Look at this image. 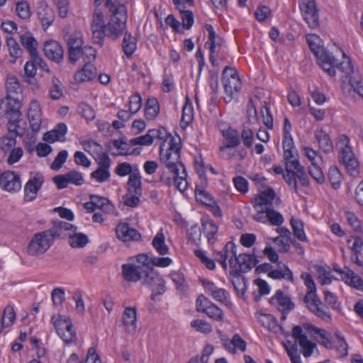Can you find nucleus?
<instances>
[{"instance_id": "052dcab7", "label": "nucleus", "mask_w": 363, "mask_h": 363, "mask_svg": "<svg viewBox=\"0 0 363 363\" xmlns=\"http://www.w3.org/2000/svg\"><path fill=\"white\" fill-rule=\"evenodd\" d=\"M233 345L234 347L232 350L233 353L236 352V348L241 350L242 352H245L246 350V342L241 337L239 334H235L232 338V340L230 344H225V347L228 345Z\"/></svg>"}, {"instance_id": "bb28decb", "label": "nucleus", "mask_w": 363, "mask_h": 363, "mask_svg": "<svg viewBox=\"0 0 363 363\" xmlns=\"http://www.w3.org/2000/svg\"><path fill=\"white\" fill-rule=\"evenodd\" d=\"M37 16L43 27L46 28L52 25L55 20V13L48 5H40L37 9Z\"/></svg>"}, {"instance_id": "ea45409f", "label": "nucleus", "mask_w": 363, "mask_h": 363, "mask_svg": "<svg viewBox=\"0 0 363 363\" xmlns=\"http://www.w3.org/2000/svg\"><path fill=\"white\" fill-rule=\"evenodd\" d=\"M294 236L301 242H308V238L306 236L303 230V223L301 220H296L292 217L290 220Z\"/></svg>"}, {"instance_id": "69168bd1", "label": "nucleus", "mask_w": 363, "mask_h": 363, "mask_svg": "<svg viewBox=\"0 0 363 363\" xmlns=\"http://www.w3.org/2000/svg\"><path fill=\"white\" fill-rule=\"evenodd\" d=\"M191 325L195 328L198 331L208 334L212 331L211 325L206 321L201 320H194L191 322Z\"/></svg>"}, {"instance_id": "603ef678", "label": "nucleus", "mask_w": 363, "mask_h": 363, "mask_svg": "<svg viewBox=\"0 0 363 363\" xmlns=\"http://www.w3.org/2000/svg\"><path fill=\"white\" fill-rule=\"evenodd\" d=\"M265 213H267L268 222L272 225L279 227L284 221L283 216L275 211L273 207L265 211Z\"/></svg>"}, {"instance_id": "5701e85b", "label": "nucleus", "mask_w": 363, "mask_h": 363, "mask_svg": "<svg viewBox=\"0 0 363 363\" xmlns=\"http://www.w3.org/2000/svg\"><path fill=\"white\" fill-rule=\"evenodd\" d=\"M313 296L312 301L308 305V309L322 320L330 322L331 320V315L328 308L320 307L322 304V301L318 297L316 292L313 294Z\"/></svg>"}, {"instance_id": "f704fd0d", "label": "nucleus", "mask_w": 363, "mask_h": 363, "mask_svg": "<svg viewBox=\"0 0 363 363\" xmlns=\"http://www.w3.org/2000/svg\"><path fill=\"white\" fill-rule=\"evenodd\" d=\"M90 200H92L96 208L101 210L105 213H111L114 211V206L105 197L91 195Z\"/></svg>"}, {"instance_id": "13d9d810", "label": "nucleus", "mask_w": 363, "mask_h": 363, "mask_svg": "<svg viewBox=\"0 0 363 363\" xmlns=\"http://www.w3.org/2000/svg\"><path fill=\"white\" fill-rule=\"evenodd\" d=\"M343 57L347 58L346 62L337 63V60L336 59V62L334 65V68L336 67L339 70L342 71L345 74L350 75L354 72L353 65L352 64L350 58L346 57L345 54L343 52Z\"/></svg>"}, {"instance_id": "09e8293b", "label": "nucleus", "mask_w": 363, "mask_h": 363, "mask_svg": "<svg viewBox=\"0 0 363 363\" xmlns=\"http://www.w3.org/2000/svg\"><path fill=\"white\" fill-rule=\"evenodd\" d=\"M22 45L28 50L29 54L35 53L37 50L38 43L36 40L30 35H21Z\"/></svg>"}, {"instance_id": "58836bf2", "label": "nucleus", "mask_w": 363, "mask_h": 363, "mask_svg": "<svg viewBox=\"0 0 363 363\" xmlns=\"http://www.w3.org/2000/svg\"><path fill=\"white\" fill-rule=\"evenodd\" d=\"M152 245L157 252L161 255H167L169 252V247L165 244V238L162 232H159L152 240Z\"/></svg>"}, {"instance_id": "cd10ccee", "label": "nucleus", "mask_w": 363, "mask_h": 363, "mask_svg": "<svg viewBox=\"0 0 363 363\" xmlns=\"http://www.w3.org/2000/svg\"><path fill=\"white\" fill-rule=\"evenodd\" d=\"M122 272L124 279L128 281L136 282L143 277L142 269L138 266L131 264H123Z\"/></svg>"}, {"instance_id": "4468645a", "label": "nucleus", "mask_w": 363, "mask_h": 363, "mask_svg": "<svg viewBox=\"0 0 363 363\" xmlns=\"http://www.w3.org/2000/svg\"><path fill=\"white\" fill-rule=\"evenodd\" d=\"M0 186L9 192L19 191L21 188L19 175L11 171L4 172L0 176Z\"/></svg>"}, {"instance_id": "a19ab883", "label": "nucleus", "mask_w": 363, "mask_h": 363, "mask_svg": "<svg viewBox=\"0 0 363 363\" xmlns=\"http://www.w3.org/2000/svg\"><path fill=\"white\" fill-rule=\"evenodd\" d=\"M304 327L306 330H312L315 334L319 335L322 339V341L319 342L321 345H323L325 348L329 350L334 349V343L330 338L325 336V331L324 330L318 328L310 324H308Z\"/></svg>"}, {"instance_id": "9b49d317", "label": "nucleus", "mask_w": 363, "mask_h": 363, "mask_svg": "<svg viewBox=\"0 0 363 363\" xmlns=\"http://www.w3.org/2000/svg\"><path fill=\"white\" fill-rule=\"evenodd\" d=\"M274 199L280 201L279 199L276 197L274 190L272 188H267L255 199L253 207L257 211L265 212L273 207L272 202Z\"/></svg>"}, {"instance_id": "c9c22d12", "label": "nucleus", "mask_w": 363, "mask_h": 363, "mask_svg": "<svg viewBox=\"0 0 363 363\" xmlns=\"http://www.w3.org/2000/svg\"><path fill=\"white\" fill-rule=\"evenodd\" d=\"M334 336L337 340L336 344L334 345V348L338 353L339 357L342 358L347 357L348 355V344L345 337L338 330L334 332Z\"/></svg>"}, {"instance_id": "c85d7f7f", "label": "nucleus", "mask_w": 363, "mask_h": 363, "mask_svg": "<svg viewBox=\"0 0 363 363\" xmlns=\"http://www.w3.org/2000/svg\"><path fill=\"white\" fill-rule=\"evenodd\" d=\"M230 276L232 277L231 282L234 290L237 294L245 299L244 295L247 289L246 279L241 275L237 270L230 272Z\"/></svg>"}, {"instance_id": "864d4df0", "label": "nucleus", "mask_w": 363, "mask_h": 363, "mask_svg": "<svg viewBox=\"0 0 363 363\" xmlns=\"http://www.w3.org/2000/svg\"><path fill=\"white\" fill-rule=\"evenodd\" d=\"M123 322L126 326L136 324V309L135 308L127 307L125 308L123 313Z\"/></svg>"}, {"instance_id": "f3484780", "label": "nucleus", "mask_w": 363, "mask_h": 363, "mask_svg": "<svg viewBox=\"0 0 363 363\" xmlns=\"http://www.w3.org/2000/svg\"><path fill=\"white\" fill-rule=\"evenodd\" d=\"M117 238L123 241H137L141 238L140 233L135 228H130L127 223H121L116 228Z\"/></svg>"}, {"instance_id": "9d476101", "label": "nucleus", "mask_w": 363, "mask_h": 363, "mask_svg": "<svg viewBox=\"0 0 363 363\" xmlns=\"http://www.w3.org/2000/svg\"><path fill=\"white\" fill-rule=\"evenodd\" d=\"M23 123L16 124L15 130L8 128V133L0 138V150L1 152H8L10 149L16 145V136H22L25 132V127ZM15 125L12 126L13 128Z\"/></svg>"}, {"instance_id": "a211bd4d", "label": "nucleus", "mask_w": 363, "mask_h": 363, "mask_svg": "<svg viewBox=\"0 0 363 363\" xmlns=\"http://www.w3.org/2000/svg\"><path fill=\"white\" fill-rule=\"evenodd\" d=\"M222 135L224 138L223 145L220 147V152H225L227 150L234 148L240 144L239 133L237 130L228 128L222 130Z\"/></svg>"}, {"instance_id": "0eeeda50", "label": "nucleus", "mask_w": 363, "mask_h": 363, "mask_svg": "<svg viewBox=\"0 0 363 363\" xmlns=\"http://www.w3.org/2000/svg\"><path fill=\"white\" fill-rule=\"evenodd\" d=\"M48 233L44 230L34 234L27 247L29 255L39 256L47 252L53 243Z\"/></svg>"}, {"instance_id": "4c0bfd02", "label": "nucleus", "mask_w": 363, "mask_h": 363, "mask_svg": "<svg viewBox=\"0 0 363 363\" xmlns=\"http://www.w3.org/2000/svg\"><path fill=\"white\" fill-rule=\"evenodd\" d=\"M143 272V284H147L150 287H153L157 281L162 277L153 269V267H147Z\"/></svg>"}, {"instance_id": "f03ea898", "label": "nucleus", "mask_w": 363, "mask_h": 363, "mask_svg": "<svg viewBox=\"0 0 363 363\" xmlns=\"http://www.w3.org/2000/svg\"><path fill=\"white\" fill-rule=\"evenodd\" d=\"M118 15L116 13H111L109 21L106 24L105 28H91L93 40L96 44L102 46L105 36L113 40L122 35L126 28L128 16Z\"/></svg>"}, {"instance_id": "37998d69", "label": "nucleus", "mask_w": 363, "mask_h": 363, "mask_svg": "<svg viewBox=\"0 0 363 363\" xmlns=\"http://www.w3.org/2000/svg\"><path fill=\"white\" fill-rule=\"evenodd\" d=\"M69 245L72 247L75 248L84 247L89 242L88 237L85 234L77 233L76 231L71 233L70 236H69Z\"/></svg>"}, {"instance_id": "1a4fd4ad", "label": "nucleus", "mask_w": 363, "mask_h": 363, "mask_svg": "<svg viewBox=\"0 0 363 363\" xmlns=\"http://www.w3.org/2000/svg\"><path fill=\"white\" fill-rule=\"evenodd\" d=\"M76 230L77 227L68 222L55 220L52 222V226L45 231L50 233H48L50 238L54 242L56 238H69L71 233H74Z\"/></svg>"}, {"instance_id": "0e129e2a", "label": "nucleus", "mask_w": 363, "mask_h": 363, "mask_svg": "<svg viewBox=\"0 0 363 363\" xmlns=\"http://www.w3.org/2000/svg\"><path fill=\"white\" fill-rule=\"evenodd\" d=\"M142 99L139 94H134L130 97L129 111L130 113H136L141 108Z\"/></svg>"}, {"instance_id": "a878e982", "label": "nucleus", "mask_w": 363, "mask_h": 363, "mask_svg": "<svg viewBox=\"0 0 363 363\" xmlns=\"http://www.w3.org/2000/svg\"><path fill=\"white\" fill-rule=\"evenodd\" d=\"M6 97L10 99H19L22 89L18 78L14 75H8L6 81Z\"/></svg>"}, {"instance_id": "b1692460", "label": "nucleus", "mask_w": 363, "mask_h": 363, "mask_svg": "<svg viewBox=\"0 0 363 363\" xmlns=\"http://www.w3.org/2000/svg\"><path fill=\"white\" fill-rule=\"evenodd\" d=\"M96 69L92 62H86L83 67L75 74V79L79 82L91 81L96 77Z\"/></svg>"}, {"instance_id": "7c9ffc66", "label": "nucleus", "mask_w": 363, "mask_h": 363, "mask_svg": "<svg viewBox=\"0 0 363 363\" xmlns=\"http://www.w3.org/2000/svg\"><path fill=\"white\" fill-rule=\"evenodd\" d=\"M128 193L135 194L138 196L142 195L141 177L138 172H134L129 176L127 182Z\"/></svg>"}, {"instance_id": "393cba45", "label": "nucleus", "mask_w": 363, "mask_h": 363, "mask_svg": "<svg viewBox=\"0 0 363 363\" xmlns=\"http://www.w3.org/2000/svg\"><path fill=\"white\" fill-rule=\"evenodd\" d=\"M67 131V125L64 123H60L57 124L53 130L45 133L43 136V140L48 143L64 141Z\"/></svg>"}, {"instance_id": "2f4dec72", "label": "nucleus", "mask_w": 363, "mask_h": 363, "mask_svg": "<svg viewBox=\"0 0 363 363\" xmlns=\"http://www.w3.org/2000/svg\"><path fill=\"white\" fill-rule=\"evenodd\" d=\"M51 323L53 324L57 334L60 332L69 330L70 328H73L71 319L66 317L62 318V316L60 314L53 315L51 318Z\"/></svg>"}, {"instance_id": "e433bc0d", "label": "nucleus", "mask_w": 363, "mask_h": 363, "mask_svg": "<svg viewBox=\"0 0 363 363\" xmlns=\"http://www.w3.org/2000/svg\"><path fill=\"white\" fill-rule=\"evenodd\" d=\"M160 112V105L156 98H150L145 103V115L147 119H155Z\"/></svg>"}, {"instance_id": "f8f14e48", "label": "nucleus", "mask_w": 363, "mask_h": 363, "mask_svg": "<svg viewBox=\"0 0 363 363\" xmlns=\"http://www.w3.org/2000/svg\"><path fill=\"white\" fill-rule=\"evenodd\" d=\"M44 182V177L40 173H36L35 175L30 178L24 186V201L30 202L34 201L38 191L40 189Z\"/></svg>"}, {"instance_id": "de8ad7c7", "label": "nucleus", "mask_w": 363, "mask_h": 363, "mask_svg": "<svg viewBox=\"0 0 363 363\" xmlns=\"http://www.w3.org/2000/svg\"><path fill=\"white\" fill-rule=\"evenodd\" d=\"M4 155H7L6 162L9 164L12 165L18 162L23 155V149L21 147H13L8 152H4Z\"/></svg>"}, {"instance_id": "e2e57ef3", "label": "nucleus", "mask_w": 363, "mask_h": 363, "mask_svg": "<svg viewBox=\"0 0 363 363\" xmlns=\"http://www.w3.org/2000/svg\"><path fill=\"white\" fill-rule=\"evenodd\" d=\"M68 152L65 150H61L51 164V169L56 171L59 170L62 167V164L66 162Z\"/></svg>"}, {"instance_id": "680f3d73", "label": "nucleus", "mask_w": 363, "mask_h": 363, "mask_svg": "<svg viewBox=\"0 0 363 363\" xmlns=\"http://www.w3.org/2000/svg\"><path fill=\"white\" fill-rule=\"evenodd\" d=\"M77 111L86 120H92L95 117L94 109L87 104L82 103L79 105Z\"/></svg>"}, {"instance_id": "774afa93", "label": "nucleus", "mask_w": 363, "mask_h": 363, "mask_svg": "<svg viewBox=\"0 0 363 363\" xmlns=\"http://www.w3.org/2000/svg\"><path fill=\"white\" fill-rule=\"evenodd\" d=\"M53 305H62L65 300V290L62 288H55L51 293Z\"/></svg>"}, {"instance_id": "8fccbe9b", "label": "nucleus", "mask_w": 363, "mask_h": 363, "mask_svg": "<svg viewBox=\"0 0 363 363\" xmlns=\"http://www.w3.org/2000/svg\"><path fill=\"white\" fill-rule=\"evenodd\" d=\"M328 177L333 189H337L340 187L342 181V175L336 167H330Z\"/></svg>"}, {"instance_id": "ddd939ff", "label": "nucleus", "mask_w": 363, "mask_h": 363, "mask_svg": "<svg viewBox=\"0 0 363 363\" xmlns=\"http://www.w3.org/2000/svg\"><path fill=\"white\" fill-rule=\"evenodd\" d=\"M96 50L91 46L85 45L83 48L68 50V60L74 65L77 61L82 57L84 62H93L96 60Z\"/></svg>"}, {"instance_id": "bf43d9fd", "label": "nucleus", "mask_w": 363, "mask_h": 363, "mask_svg": "<svg viewBox=\"0 0 363 363\" xmlns=\"http://www.w3.org/2000/svg\"><path fill=\"white\" fill-rule=\"evenodd\" d=\"M309 174L311 176V177L315 180L318 184H323L325 182V177L324 174L320 168L317 165L316 163H313V165H311L309 167Z\"/></svg>"}, {"instance_id": "5fc2aeb1", "label": "nucleus", "mask_w": 363, "mask_h": 363, "mask_svg": "<svg viewBox=\"0 0 363 363\" xmlns=\"http://www.w3.org/2000/svg\"><path fill=\"white\" fill-rule=\"evenodd\" d=\"M67 45L68 50L83 48V40L79 34L73 33L67 36Z\"/></svg>"}, {"instance_id": "49530a36", "label": "nucleus", "mask_w": 363, "mask_h": 363, "mask_svg": "<svg viewBox=\"0 0 363 363\" xmlns=\"http://www.w3.org/2000/svg\"><path fill=\"white\" fill-rule=\"evenodd\" d=\"M105 6L110 13H116L118 15H122L121 13H123L124 16H128L125 6L118 0H106Z\"/></svg>"}, {"instance_id": "dca6fc26", "label": "nucleus", "mask_w": 363, "mask_h": 363, "mask_svg": "<svg viewBox=\"0 0 363 363\" xmlns=\"http://www.w3.org/2000/svg\"><path fill=\"white\" fill-rule=\"evenodd\" d=\"M269 303L273 306H278L280 312L292 311L295 305L291 298L286 295L281 290H277L275 294L269 299Z\"/></svg>"}, {"instance_id": "c03bdc74", "label": "nucleus", "mask_w": 363, "mask_h": 363, "mask_svg": "<svg viewBox=\"0 0 363 363\" xmlns=\"http://www.w3.org/2000/svg\"><path fill=\"white\" fill-rule=\"evenodd\" d=\"M195 196L196 201L206 206H213L216 204L213 197L206 190L200 189L198 186L195 189Z\"/></svg>"}, {"instance_id": "f257e3e1", "label": "nucleus", "mask_w": 363, "mask_h": 363, "mask_svg": "<svg viewBox=\"0 0 363 363\" xmlns=\"http://www.w3.org/2000/svg\"><path fill=\"white\" fill-rule=\"evenodd\" d=\"M291 130V124L289 118L286 117L284 121V139L282 142L284 159L287 164V173L284 174V180L294 192L298 194L297 179H298L301 185L305 187L309 186L310 181L304 167L296 157L297 150L294 146Z\"/></svg>"}, {"instance_id": "4be33fe9", "label": "nucleus", "mask_w": 363, "mask_h": 363, "mask_svg": "<svg viewBox=\"0 0 363 363\" xmlns=\"http://www.w3.org/2000/svg\"><path fill=\"white\" fill-rule=\"evenodd\" d=\"M28 118L30 128L33 132H38L41 126V112L37 101H32L28 112Z\"/></svg>"}, {"instance_id": "c756f323", "label": "nucleus", "mask_w": 363, "mask_h": 363, "mask_svg": "<svg viewBox=\"0 0 363 363\" xmlns=\"http://www.w3.org/2000/svg\"><path fill=\"white\" fill-rule=\"evenodd\" d=\"M218 225L211 219H201V228H199L200 233L202 231L208 239L209 243L215 242V235L218 232Z\"/></svg>"}, {"instance_id": "412c9836", "label": "nucleus", "mask_w": 363, "mask_h": 363, "mask_svg": "<svg viewBox=\"0 0 363 363\" xmlns=\"http://www.w3.org/2000/svg\"><path fill=\"white\" fill-rule=\"evenodd\" d=\"M255 251V249H253L252 255L243 253L235 257V261L239 265V271L240 273H247L258 263L259 261L257 259Z\"/></svg>"}, {"instance_id": "72a5a7b5", "label": "nucleus", "mask_w": 363, "mask_h": 363, "mask_svg": "<svg viewBox=\"0 0 363 363\" xmlns=\"http://www.w3.org/2000/svg\"><path fill=\"white\" fill-rule=\"evenodd\" d=\"M278 269L272 270L268 276L274 279H285L291 281H294L293 273L284 264L278 263Z\"/></svg>"}, {"instance_id": "6e6d98bb", "label": "nucleus", "mask_w": 363, "mask_h": 363, "mask_svg": "<svg viewBox=\"0 0 363 363\" xmlns=\"http://www.w3.org/2000/svg\"><path fill=\"white\" fill-rule=\"evenodd\" d=\"M16 10L18 16L23 19H28L30 17V6L26 1L18 2L16 4Z\"/></svg>"}, {"instance_id": "aec40b11", "label": "nucleus", "mask_w": 363, "mask_h": 363, "mask_svg": "<svg viewBox=\"0 0 363 363\" xmlns=\"http://www.w3.org/2000/svg\"><path fill=\"white\" fill-rule=\"evenodd\" d=\"M187 174L186 168H183L181 172H179L178 177H176L175 174H173V177L170 178L166 177L164 173L160 175V182L166 185L171 186L174 184L177 186V189L180 191H184L187 188V182L186 180Z\"/></svg>"}, {"instance_id": "473e14b6", "label": "nucleus", "mask_w": 363, "mask_h": 363, "mask_svg": "<svg viewBox=\"0 0 363 363\" xmlns=\"http://www.w3.org/2000/svg\"><path fill=\"white\" fill-rule=\"evenodd\" d=\"M315 138L317 140L319 147L325 152H330L333 150V145L329 135L323 130H318L315 132Z\"/></svg>"}, {"instance_id": "a18cd8bd", "label": "nucleus", "mask_w": 363, "mask_h": 363, "mask_svg": "<svg viewBox=\"0 0 363 363\" xmlns=\"http://www.w3.org/2000/svg\"><path fill=\"white\" fill-rule=\"evenodd\" d=\"M122 48L124 53L130 57L136 49V43L132 39L130 33H125L122 43Z\"/></svg>"}, {"instance_id": "338daca9", "label": "nucleus", "mask_w": 363, "mask_h": 363, "mask_svg": "<svg viewBox=\"0 0 363 363\" xmlns=\"http://www.w3.org/2000/svg\"><path fill=\"white\" fill-rule=\"evenodd\" d=\"M69 184L81 186L84 183V178L79 172L72 170L66 174Z\"/></svg>"}, {"instance_id": "423d86ee", "label": "nucleus", "mask_w": 363, "mask_h": 363, "mask_svg": "<svg viewBox=\"0 0 363 363\" xmlns=\"http://www.w3.org/2000/svg\"><path fill=\"white\" fill-rule=\"evenodd\" d=\"M222 82L225 94L224 100L226 103H230L233 99L234 94L238 93L241 87V82L236 70L226 66L223 72Z\"/></svg>"}, {"instance_id": "3c124183", "label": "nucleus", "mask_w": 363, "mask_h": 363, "mask_svg": "<svg viewBox=\"0 0 363 363\" xmlns=\"http://www.w3.org/2000/svg\"><path fill=\"white\" fill-rule=\"evenodd\" d=\"M203 313H205L209 318L217 321H221L223 318V311L211 302L208 307H205V311Z\"/></svg>"}, {"instance_id": "20e7f679", "label": "nucleus", "mask_w": 363, "mask_h": 363, "mask_svg": "<svg viewBox=\"0 0 363 363\" xmlns=\"http://www.w3.org/2000/svg\"><path fill=\"white\" fill-rule=\"evenodd\" d=\"M21 108V101L20 99L4 98L0 99V117L5 116L9 119V128L15 130L16 126L12 128L13 125L17 123L26 124L22 121V114L20 111Z\"/></svg>"}, {"instance_id": "6e6552de", "label": "nucleus", "mask_w": 363, "mask_h": 363, "mask_svg": "<svg viewBox=\"0 0 363 363\" xmlns=\"http://www.w3.org/2000/svg\"><path fill=\"white\" fill-rule=\"evenodd\" d=\"M299 7L309 27L313 29L318 27L319 16L315 0H299Z\"/></svg>"}, {"instance_id": "4d7b16f0", "label": "nucleus", "mask_w": 363, "mask_h": 363, "mask_svg": "<svg viewBox=\"0 0 363 363\" xmlns=\"http://www.w3.org/2000/svg\"><path fill=\"white\" fill-rule=\"evenodd\" d=\"M91 177L95 179L98 182H104L110 177L109 169L98 167L94 172H91Z\"/></svg>"}, {"instance_id": "7ed1b4c3", "label": "nucleus", "mask_w": 363, "mask_h": 363, "mask_svg": "<svg viewBox=\"0 0 363 363\" xmlns=\"http://www.w3.org/2000/svg\"><path fill=\"white\" fill-rule=\"evenodd\" d=\"M168 147L164 151V142L160 147V160L165 165L167 169L172 174H175L176 177L179 175V171L185 168L184 164L179 161L181 152L180 139L179 141L169 135Z\"/></svg>"}, {"instance_id": "79ce46f5", "label": "nucleus", "mask_w": 363, "mask_h": 363, "mask_svg": "<svg viewBox=\"0 0 363 363\" xmlns=\"http://www.w3.org/2000/svg\"><path fill=\"white\" fill-rule=\"evenodd\" d=\"M6 44L9 48L10 56L12 58L10 61L13 63L16 62L17 58L21 57L23 50L20 48V45L13 38H7Z\"/></svg>"}, {"instance_id": "6ab92c4d", "label": "nucleus", "mask_w": 363, "mask_h": 363, "mask_svg": "<svg viewBox=\"0 0 363 363\" xmlns=\"http://www.w3.org/2000/svg\"><path fill=\"white\" fill-rule=\"evenodd\" d=\"M43 50L46 57L55 62L59 63L63 60V48L55 40L46 41Z\"/></svg>"}, {"instance_id": "2eb2a0df", "label": "nucleus", "mask_w": 363, "mask_h": 363, "mask_svg": "<svg viewBox=\"0 0 363 363\" xmlns=\"http://www.w3.org/2000/svg\"><path fill=\"white\" fill-rule=\"evenodd\" d=\"M293 337L298 342V344L303 348V354L305 357H310L315 344L308 340L307 335L303 333L302 328L299 325H296L292 329Z\"/></svg>"}, {"instance_id": "39448f33", "label": "nucleus", "mask_w": 363, "mask_h": 363, "mask_svg": "<svg viewBox=\"0 0 363 363\" xmlns=\"http://www.w3.org/2000/svg\"><path fill=\"white\" fill-rule=\"evenodd\" d=\"M307 42L311 50L317 57L318 65L330 77H335L336 72L333 67L336 62V58L331 52H329L323 47L319 46L312 40L308 38Z\"/></svg>"}]
</instances>
